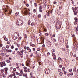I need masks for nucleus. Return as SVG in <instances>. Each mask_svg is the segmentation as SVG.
<instances>
[{
    "instance_id": "obj_1",
    "label": "nucleus",
    "mask_w": 78,
    "mask_h": 78,
    "mask_svg": "<svg viewBox=\"0 0 78 78\" xmlns=\"http://www.w3.org/2000/svg\"><path fill=\"white\" fill-rule=\"evenodd\" d=\"M3 9H4V11H5V12H9L10 14H11V11H12L11 10H9L8 12V9H7V8L8 9V6L6 5H4L3 6Z\"/></svg>"
},
{
    "instance_id": "obj_2",
    "label": "nucleus",
    "mask_w": 78,
    "mask_h": 78,
    "mask_svg": "<svg viewBox=\"0 0 78 78\" xmlns=\"http://www.w3.org/2000/svg\"><path fill=\"white\" fill-rule=\"evenodd\" d=\"M59 22V21H58L56 23L55 27L57 29H60L61 27V26Z\"/></svg>"
},
{
    "instance_id": "obj_3",
    "label": "nucleus",
    "mask_w": 78,
    "mask_h": 78,
    "mask_svg": "<svg viewBox=\"0 0 78 78\" xmlns=\"http://www.w3.org/2000/svg\"><path fill=\"white\" fill-rule=\"evenodd\" d=\"M23 53H27V52H26V51L24 50H22L21 51V54H20V56L21 58L23 57Z\"/></svg>"
},
{
    "instance_id": "obj_4",
    "label": "nucleus",
    "mask_w": 78,
    "mask_h": 78,
    "mask_svg": "<svg viewBox=\"0 0 78 78\" xmlns=\"http://www.w3.org/2000/svg\"><path fill=\"white\" fill-rule=\"evenodd\" d=\"M0 64L1 65V67H3V66H6V63H5V62H0Z\"/></svg>"
},
{
    "instance_id": "obj_5",
    "label": "nucleus",
    "mask_w": 78,
    "mask_h": 78,
    "mask_svg": "<svg viewBox=\"0 0 78 78\" xmlns=\"http://www.w3.org/2000/svg\"><path fill=\"white\" fill-rule=\"evenodd\" d=\"M4 70L5 75H7V74H8V68L7 67L5 68Z\"/></svg>"
},
{
    "instance_id": "obj_6",
    "label": "nucleus",
    "mask_w": 78,
    "mask_h": 78,
    "mask_svg": "<svg viewBox=\"0 0 78 78\" xmlns=\"http://www.w3.org/2000/svg\"><path fill=\"white\" fill-rule=\"evenodd\" d=\"M45 73L46 74H48V73H50V70H49V69H48V68H46L45 69Z\"/></svg>"
},
{
    "instance_id": "obj_7",
    "label": "nucleus",
    "mask_w": 78,
    "mask_h": 78,
    "mask_svg": "<svg viewBox=\"0 0 78 78\" xmlns=\"http://www.w3.org/2000/svg\"><path fill=\"white\" fill-rule=\"evenodd\" d=\"M42 5H40L39 7V11L40 12H42Z\"/></svg>"
},
{
    "instance_id": "obj_8",
    "label": "nucleus",
    "mask_w": 78,
    "mask_h": 78,
    "mask_svg": "<svg viewBox=\"0 0 78 78\" xmlns=\"http://www.w3.org/2000/svg\"><path fill=\"white\" fill-rule=\"evenodd\" d=\"M47 46L48 47H50L51 45V43L50 42V41H48L47 42Z\"/></svg>"
},
{
    "instance_id": "obj_9",
    "label": "nucleus",
    "mask_w": 78,
    "mask_h": 78,
    "mask_svg": "<svg viewBox=\"0 0 78 78\" xmlns=\"http://www.w3.org/2000/svg\"><path fill=\"white\" fill-rule=\"evenodd\" d=\"M72 9L73 10V12H75V11H76L77 10V8L75 7V8L73 7H72Z\"/></svg>"
},
{
    "instance_id": "obj_10",
    "label": "nucleus",
    "mask_w": 78,
    "mask_h": 78,
    "mask_svg": "<svg viewBox=\"0 0 78 78\" xmlns=\"http://www.w3.org/2000/svg\"><path fill=\"white\" fill-rule=\"evenodd\" d=\"M24 13L26 16L28 15V11H27V10H25V11L24 12Z\"/></svg>"
},
{
    "instance_id": "obj_11",
    "label": "nucleus",
    "mask_w": 78,
    "mask_h": 78,
    "mask_svg": "<svg viewBox=\"0 0 78 78\" xmlns=\"http://www.w3.org/2000/svg\"><path fill=\"white\" fill-rule=\"evenodd\" d=\"M27 50H28L29 52L30 53H31V49L30 48H29L28 46L27 47Z\"/></svg>"
},
{
    "instance_id": "obj_12",
    "label": "nucleus",
    "mask_w": 78,
    "mask_h": 78,
    "mask_svg": "<svg viewBox=\"0 0 78 78\" xmlns=\"http://www.w3.org/2000/svg\"><path fill=\"white\" fill-rule=\"evenodd\" d=\"M43 44H44V39H42L41 40V43H39V44H41V45H42Z\"/></svg>"
},
{
    "instance_id": "obj_13",
    "label": "nucleus",
    "mask_w": 78,
    "mask_h": 78,
    "mask_svg": "<svg viewBox=\"0 0 78 78\" xmlns=\"http://www.w3.org/2000/svg\"><path fill=\"white\" fill-rule=\"evenodd\" d=\"M30 46H32V47H34V44H32V43L31 42H30Z\"/></svg>"
},
{
    "instance_id": "obj_14",
    "label": "nucleus",
    "mask_w": 78,
    "mask_h": 78,
    "mask_svg": "<svg viewBox=\"0 0 78 78\" xmlns=\"http://www.w3.org/2000/svg\"><path fill=\"white\" fill-rule=\"evenodd\" d=\"M74 12V15H77V14L78 13V10H77L76 12L74 11V12Z\"/></svg>"
},
{
    "instance_id": "obj_15",
    "label": "nucleus",
    "mask_w": 78,
    "mask_h": 78,
    "mask_svg": "<svg viewBox=\"0 0 78 78\" xmlns=\"http://www.w3.org/2000/svg\"><path fill=\"white\" fill-rule=\"evenodd\" d=\"M4 38V40L6 41H8V38H6V36H4L3 37Z\"/></svg>"
},
{
    "instance_id": "obj_16",
    "label": "nucleus",
    "mask_w": 78,
    "mask_h": 78,
    "mask_svg": "<svg viewBox=\"0 0 78 78\" xmlns=\"http://www.w3.org/2000/svg\"><path fill=\"white\" fill-rule=\"evenodd\" d=\"M17 32H15L14 34V35H15V36H19Z\"/></svg>"
},
{
    "instance_id": "obj_17",
    "label": "nucleus",
    "mask_w": 78,
    "mask_h": 78,
    "mask_svg": "<svg viewBox=\"0 0 78 78\" xmlns=\"http://www.w3.org/2000/svg\"><path fill=\"white\" fill-rule=\"evenodd\" d=\"M17 54H18V55H16V57L18 58L19 57V55H20V52H17Z\"/></svg>"
},
{
    "instance_id": "obj_18",
    "label": "nucleus",
    "mask_w": 78,
    "mask_h": 78,
    "mask_svg": "<svg viewBox=\"0 0 78 78\" xmlns=\"http://www.w3.org/2000/svg\"><path fill=\"white\" fill-rule=\"evenodd\" d=\"M76 67L74 68L73 69V71L74 72H76Z\"/></svg>"
},
{
    "instance_id": "obj_19",
    "label": "nucleus",
    "mask_w": 78,
    "mask_h": 78,
    "mask_svg": "<svg viewBox=\"0 0 78 78\" xmlns=\"http://www.w3.org/2000/svg\"><path fill=\"white\" fill-rule=\"evenodd\" d=\"M23 76H24V77H27V74H23Z\"/></svg>"
},
{
    "instance_id": "obj_20",
    "label": "nucleus",
    "mask_w": 78,
    "mask_h": 78,
    "mask_svg": "<svg viewBox=\"0 0 78 78\" xmlns=\"http://www.w3.org/2000/svg\"><path fill=\"white\" fill-rule=\"evenodd\" d=\"M39 18H41V14H39L38 16H37Z\"/></svg>"
},
{
    "instance_id": "obj_21",
    "label": "nucleus",
    "mask_w": 78,
    "mask_h": 78,
    "mask_svg": "<svg viewBox=\"0 0 78 78\" xmlns=\"http://www.w3.org/2000/svg\"><path fill=\"white\" fill-rule=\"evenodd\" d=\"M1 72L2 73H3V74H4V70L3 69H1Z\"/></svg>"
},
{
    "instance_id": "obj_22",
    "label": "nucleus",
    "mask_w": 78,
    "mask_h": 78,
    "mask_svg": "<svg viewBox=\"0 0 78 78\" xmlns=\"http://www.w3.org/2000/svg\"><path fill=\"white\" fill-rule=\"evenodd\" d=\"M45 36H49V34L48 33H46L45 34Z\"/></svg>"
},
{
    "instance_id": "obj_23",
    "label": "nucleus",
    "mask_w": 78,
    "mask_h": 78,
    "mask_svg": "<svg viewBox=\"0 0 78 78\" xmlns=\"http://www.w3.org/2000/svg\"><path fill=\"white\" fill-rule=\"evenodd\" d=\"M74 20H75V21L78 22V19H77V18H76V17L75 18Z\"/></svg>"
},
{
    "instance_id": "obj_24",
    "label": "nucleus",
    "mask_w": 78,
    "mask_h": 78,
    "mask_svg": "<svg viewBox=\"0 0 78 78\" xmlns=\"http://www.w3.org/2000/svg\"><path fill=\"white\" fill-rule=\"evenodd\" d=\"M3 14V13L2 12H1L0 13V16L1 17L2 16Z\"/></svg>"
},
{
    "instance_id": "obj_25",
    "label": "nucleus",
    "mask_w": 78,
    "mask_h": 78,
    "mask_svg": "<svg viewBox=\"0 0 78 78\" xmlns=\"http://www.w3.org/2000/svg\"><path fill=\"white\" fill-rule=\"evenodd\" d=\"M56 56L53 57V59H54V61H56Z\"/></svg>"
},
{
    "instance_id": "obj_26",
    "label": "nucleus",
    "mask_w": 78,
    "mask_h": 78,
    "mask_svg": "<svg viewBox=\"0 0 78 78\" xmlns=\"http://www.w3.org/2000/svg\"><path fill=\"white\" fill-rule=\"evenodd\" d=\"M11 49H14V45L11 46Z\"/></svg>"
},
{
    "instance_id": "obj_27",
    "label": "nucleus",
    "mask_w": 78,
    "mask_h": 78,
    "mask_svg": "<svg viewBox=\"0 0 78 78\" xmlns=\"http://www.w3.org/2000/svg\"><path fill=\"white\" fill-rule=\"evenodd\" d=\"M52 53H55V49H52Z\"/></svg>"
},
{
    "instance_id": "obj_28",
    "label": "nucleus",
    "mask_w": 78,
    "mask_h": 78,
    "mask_svg": "<svg viewBox=\"0 0 78 78\" xmlns=\"http://www.w3.org/2000/svg\"><path fill=\"white\" fill-rule=\"evenodd\" d=\"M6 62L7 63H10V60H7L6 61Z\"/></svg>"
},
{
    "instance_id": "obj_29",
    "label": "nucleus",
    "mask_w": 78,
    "mask_h": 78,
    "mask_svg": "<svg viewBox=\"0 0 78 78\" xmlns=\"http://www.w3.org/2000/svg\"><path fill=\"white\" fill-rule=\"evenodd\" d=\"M59 75H60V76H62V75H63V73L60 72L59 73Z\"/></svg>"
},
{
    "instance_id": "obj_30",
    "label": "nucleus",
    "mask_w": 78,
    "mask_h": 78,
    "mask_svg": "<svg viewBox=\"0 0 78 78\" xmlns=\"http://www.w3.org/2000/svg\"><path fill=\"white\" fill-rule=\"evenodd\" d=\"M69 74L71 76H72V75H73V72H71Z\"/></svg>"
},
{
    "instance_id": "obj_31",
    "label": "nucleus",
    "mask_w": 78,
    "mask_h": 78,
    "mask_svg": "<svg viewBox=\"0 0 78 78\" xmlns=\"http://www.w3.org/2000/svg\"><path fill=\"white\" fill-rule=\"evenodd\" d=\"M40 48H37V51H40Z\"/></svg>"
},
{
    "instance_id": "obj_32",
    "label": "nucleus",
    "mask_w": 78,
    "mask_h": 78,
    "mask_svg": "<svg viewBox=\"0 0 78 78\" xmlns=\"http://www.w3.org/2000/svg\"><path fill=\"white\" fill-rule=\"evenodd\" d=\"M55 53H54V52H52V56H55Z\"/></svg>"
},
{
    "instance_id": "obj_33",
    "label": "nucleus",
    "mask_w": 78,
    "mask_h": 78,
    "mask_svg": "<svg viewBox=\"0 0 78 78\" xmlns=\"http://www.w3.org/2000/svg\"><path fill=\"white\" fill-rule=\"evenodd\" d=\"M69 71L70 72H72V69H69Z\"/></svg>"
},
{
    "instance_id": "obj_34",
    "label": "nucleus",
    "mask_w": 78,
    "mask_h": 78,
    "mask_svg": "<svg viewBox=\"0 0 78 78\" xmlns=\"http://www.w3.org/2000/svg\"><path fill=\"white\" fill-rule=\"evenodd\" d=\"M77 22H78V21H75L74 22V25H76L77 24Z\"/></svg>"
},
{
    "instance_id": "obj_35",
    "label": "nucleus",
    "mask_w": 78,
    "mask_h": 78,
    "mask_svg": "<svg viewBox=\"0 0 78 78\" xmlns=\"http://www.w3.org/2000/svg\"><path fill=\"white\" fill-rule=\"evenodd\" d=\"M49 15H50V13L48 12H47V16H49Z\"/></svg>"
},
{
    "instance_id": "obj_36",
    "label": "nucleus",
    "mask_w": 78,
    "mask_h": 78,
    "mask_svg": "<svg viewBox=\"0 0 78 78\" xmlns=\"http://www.w3.org/2000/svg\"><path fill=\"white\" fill-rule=\"evenodd\" d=\"M20 73H21V74H23V71L22 70H21L20 71Z\"/></svg>"
},
{
    "instance_id": "obj_37",
    "label": "nucleus",
    "mask_w": 78,
    "mask_h": 78,
    "mask_svg": "<svg viewBox=\"0 0 78 78\" xmlns=\"http://www.w3.org/2000/svg\"><path fill=\"white\" fill-rule=\"evenodd\" d=\"M47 6V3L46 2L44 3V6H45V7H46Z\"/></svg>"
},
{
    "instance_id": "obj_38",
    "label": "nucleus",
    "mask_w": 78,
    "mask_h": 78,
    "mask_svg": "<svg viewBox=\"0 0 78 78\" xmlns=\"http://www.w3.org/2000/svg\"><path fill=\"white\" fill-rule=\"evenodd\" d=\"M31 23V21H30V20H29L28 21V24L29 25H30V23Z\"/></svg>"
},
{
    "instance_id": "obj_39",
    "label": "nucleus",
    "mask_w": 78,
    "mask_h": 78,
    "mask_svg": "<svg viewBox=\"0 0 78 78\" xmlns=\"http://www.w3.org/2000/svg\"><path fill=\"white\" fill-rule=\"evenodd\" d=\"M72 3L73 4V6H74V1H73L72 2Z\"/></svg>"
},
{
    "instance_id": "obj_40",
    "label": "nucleus",
    "mask_w": 78,
    "mask_h": 78,
    "mask_svg": "<svg viewBox=\"0 0 78 78\" xmlns=\"http://www.w3.org/2000/svg\"><path fill=\"white\" fill-rule=\"evenodd\" d=\"M6 48H7L8 49V48H9V46L8 45H6Z\"/></svg>"
},
{
    "instance_id": "obj_41",
    "label": "nucleus",
    "mask_w": 78,
    "mask_h": 78,
    "mask_svg": "<svg viewBox=\"0 0 78 78\" xmlns=\"http://www.w3.org/2000/svg\"><path fill=\"white\" fill-rule=\"evenodd\" d=\"M62 70L63 71H65V68L63 67L62 68Z\"/></svg>"
},
{
    "instance_id": "obj_42",
    "label": "nucleus",
    "mask_w": 78,
    "mask_h": 78,
    "mask_svg": "<svg viewBox=\"0 0 78 78\" xmlns=\"http://www.w3.org/2000/svg\"><path fill=\"white\" fill-rule=\"evenodd\" d=\"M64 75H66L67 74V72L65 71H64Z\"/></svg>"
},
{
    "instance_id": "obj_43",
    "label": "nucleus",
    "mask_w": 78,
    "mask_h": 78,
    "mask_svg": "<svg viewBox=\"0 0 78 78\" xmlns=\"http://www.w3.org/2000/svg\"><path fill=\"white\" fill-rule=\"evenodd\" d=\"M62 67V65H60L59 66V67L60 68H61Z\"/></svg>"
},
{
    "instance_id": "obj_44",
    "label": "nucleus",
    "mask_w": 78,
    "mask_h": 78,
    "mask_svg": "<svg viewBox=\"0 0 78 78\" xmlns=\"http://www.w3.org/2000/svg\"><path fill=\"white\" fill-rule=\"evenodd\" d=\"M35 55H37V54H38V52H37V51H36V52H35Z\"/></svg>"
},
{
    "instance_id": "obj_45",
    "label": "nucleus",
    "mask_w": 78,
    "mask_h": 78,
    "mask_svg": "<svg viewBox=\"0 0 78 78\" xmlns=\"http://www.w3.org/2000/svg\"><path fill=\"white\" fill-rule=\"evenodd\" d=\"M9 53H11V52H12V50H9Z\"/></svg>"
},
{
    "instance_id": "obj_46",
    "label": "nucleus",
    "mask_w": 78,
    "mask_h": 78,
    "mask_svg": "<svg viewBox=\"0 0 78 78\" xmlns=\"http://www.w3.org/2000/svg\"><path fill=\"white\" fill-rule=\"evenodd\" d=\"M34 5H35V7H36L37 6V4L36 3H34Z\"/></svg>"
},
{
    "instance_id": "obj_47",
    "label": "nucleus",
    "mask_w": 78,
    "mask_h": 78,
    "mask_svg": "<svg viewBox=\"0 0 78 78\" xmlns=\"http://www.w3.org/2000/svg\"><path fill=\"white\" fill-rule=\"evenodd\" d=\"M27 71H28V72H30V69H29V68H28L27 69Z\"/></svg>"
},
{
    "instance_id": "obj_48",
    "label": "nucleus",
    "mask_w": 78,
    "mask_h": 78,
    "mask_svg": "<svg viewBox=\"0 0 78 78\" xmlns=\"http://www.w3.org/2000/svg\"><path fill=\"white\" fill-rule=\"evenodd\" d=\"M58 72H59L61 71V70L60 69H58Z\"/></svg>"
},
{
    "instance_id": "obj_49",
    "label": "nucleus",
    "mask_w": 78,
    "mask_h": 78,
    "mask_svg": "<svg viewBox=\"0 0 78 78\" xmlns=\"http://www.w3.org/2000/svg\"><path fill=\"white\" fill-rule=\"evenodd\" d=\"M76 57V54H74L73 55V57Z\"/></svg>"
},
{
    "instance_id": "obj_50",
    "label": "nucleus",
    "mask_w": 78,
    "mask_h": 78,
    "mask_svg": "<svg viewBox=\"0 0 78 78\" xmlns=\"http://www.w3.org/2000/svg\"><path fill=\"white\" fill-rule=\"evenodd\" d=\"M51 14H52L53 13V10H51V11L50 12Z\"/></svg>"
},
{
    "instance_id": "obj_51",
    "label": "nucleus",
    "mask_w": 78,
    "mask_h": 78,
    "mask_svg": "<svg viewBox=\"0 0 78 78\" xmlns=\"http://www.w3.org/2000/svg\"><path fill=\"white\" fill-rule=\"evenodd\" d=\"M9 76L10 78H12V75H10Z\"/></svg>"
},
{
    "instance_id": "obj_52",
    "label": "nucleus",
    "mask_w": 78,
    "mask_h": 78,
    "mask_svg": "<svg viewBox=\"0 0 78 78\" xmlns=\"http://www.w3.org/2000/svg\"><path fill=\"white\" fill-rule=\"evenodd\" d=\"M31 25L32 26H33L34 25V23H32L31 24Z\"/></svg>"
},
{
    "instance_id": "obj_53",
    "label": "nucleus",
    "mask_w": 78,
    "mask_h": 78,
    "mask_svg": "<svg viewBox=\"0 0 78 78\" xmlns=\"http://www.w3.org/2000/svg\"><path fill=\"white\" fill-rule=\"evenodd\" d=\"M33 12H34V13H35V12H36V9H34L33 10Z\"/></svg>"
},
{
    "instance_id": "obj_54",
    "label": "nucleus",
    "mask_w": 78,
    "mask_h": 78,
    "mask_svg": "<svg viewBox=\"0 0 78 78\" xmlns=\"http://www.w3.org/2000/svg\"><path fill=\"white\" fill-rule=\"evenodd\" d=\"M26 5V6H27V7H28V6H29V4H27Z\"/></svg>"
},
{
    "instance_id": "obj_55",
    "label": "nucleus",
    "mask_w": 78,
    "mask_h": 78,
    "mask_svg": "<svg viewBox=\"0 0 78 78\" xmlns=\"http://www.w3.org/2000/svg\"><path fill=\"white\" fill-rule=\"evenodd\" d=\"M16 68H17V69H18V70H19V69H20V68H19V66H17L16 67Z\"/></svg>"
},
{
    "instance_id": "obj_56",
    "label": "nucleus",
    "mask_w": 78,
    "mask_h": 78,
    "mask_svg": "<svg viewBox=\"0 0 78 78\" xmlns=\"http://www.w3.org/2000/svg\"><path fill=\"white\" fill-rule=\"evenodd\" d=\"M16 75H19V76H20V74L19 73L16 72Z\"/></svg>"
},
{
    "instance_id": "obj_57",
    "label": "nucleus",
    "mask_w": 78,
    "mask_h": 78,
    "mask_svg": "<svg viewBox=\"0 0 78 78\" xmlns=\"http://www.w3.org/2000/svg\"><path fill=\"white\" fill-rule=\"evenodd\" d=\"M24 48L25 50H27V47L26 46H24Z\"/></svg>"
},
{
    "instance_id": "obj_58",
    "label": "nucleus",
    "mask_w": 78,
    "mask_h": 78,
    "mask_svg": "<svg viewBox=\"0 0 78 78\" xmlns=\"http://www.w3.org/2000/svg\"><path fill=\"white\" fill-rule=\"evenodd\" d=\"M58 60H59V61H61V58L60 57H59L58 58Z\"/></svg>"
},
{
    "instance_id": "obj_59",
    "label": "nucleus",
    "mask_w": 78,
    "mask_h": 78,
    "mask_svg": "<svg viewBox=\"0 0 78 78\" xmlns=\"http://www.w3.org/2000/svg\"><path fill=\"white\" fill-rule=\"evenodd\" d=\"M5 50H6V51H7V52H8V53L9 51V50H8V49H6Z\"/></svg>"
},
{
    "instance_id": "obj_60",
    "label": "nucleus",
    "mask_w": 78,
    "mask_h": 78,
    "mask_svg": "<svg viewBox=\"0 0 78 78\" xmlns=\"http://www.w3.org/2000/svg\"><path fill=\"white\" fill-rule=\"evenodd\" d=\"M47 56H49V55H50V53L48 52L47 53Z\"/></svg>"
},
{
    "instance_id": "obj_61",
    "label": "nucleus",
    "mask_w": 78,
    "mask_h": 78,
    "mask_svg": "<svg viewBox=\"0 0 78 78\" xmlns=\"http://www.w3.org/2000/svg\"><path fill=\"white\" fill-rule=\"evenodd\" d=\"M46 18H47V16H46V15H44V19H46Z\"/></svg>"
},
{
    "instance_id": "obj_62",
    "label": "nucleus",
    "mask_w": 78,
    "mask_h": 78,
    "mask_svg": "<svg viewBox=\"0 0 78 78\" xmlns=\"http://www.w3.org/2000/svg\"><path fill=\"white\" fill-rule=\"evenodd\" d=\"M24 37L25 39H26V38H27V35H25Z\"/></svg>"
},
{
    "instance_id": "obj_63",
    "label": "nucleus",
    "mask_w": 78,
    "mask_h": 78,
    "mask_svg": "<svg viewBox=\"0 0 78 78\" xmlns=\"http://www.w3.org/2000/svg\"><path fill=\"white\" fill-rule=\"evenodd\" d=\"M14 71H16V69L15 68H13Z\"/></svg>"
},
{
    "instance_id": "obj_64",
    "label": "nucleus",
    "mask_w": 78,
    "mask_h": 78,
    "mask_svg": "<svg viewBox=\"0 0 78 78\" xmlns=\"http://www.w3.org/2000/svg\"><path fill=\"white\" fill-rule=\"evenodd\" d=\"M76 60H78V57H76Z\"/></svg>"
}]
</instances>
